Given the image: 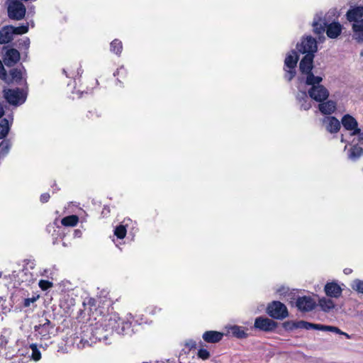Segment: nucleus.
<instances>
[{
    "mask_svg": "<svg viewBox=\"0 0 363 363\" xmlns=\"http://www.w3.org/2000/svg\"><path fill=\"white\" fill-rule=\"evenodd\" d=\"M319 110L323 114H330L333 113L336 108V103L333 101H328L319 104Z\"/></svg>",
    "mask_w": 363,
    "mask_h": 363,
    "instance_id": "24",
    "label": "nucleus"
},
{
    "mask_svg": "<svg viewBox=\"0 0 363 363\" xmlns=\"http://www.w3.org/2000/svg\"><path fill=\"white\" fill-rule=\"evenodd\" d=\"M38 298V296H36V297H32V298H26L24 300V303H23V306L25 307H28L30 306L31 303H34L37 298Z\"/></svg>",
    "mask_w": 363,
    "mask_h": 363,
    "instance_id": "42",
    "label": "nucleus"
},
{
    "mask_svg": "<svg viewBox=\"0 0 363 363\" xmlns=\"http://www.w3.org/2000/svg\"><path fill=\"white\" fill-rule=\"evenodd\" d=\"M111 51L116 55H120L122 52L123 45L121 41L118 39L113 40L111 43Z\"/></svg>",
    "mask_w": 363,
    "mask_h": 363,
    "instance_id": "29",
    "label": "nucleus"
},
{
    "mask_svg": "<svg viewBox=\"0 0 363 363\" xmlns=\"http://www.w3.org/2000/svg\"><path fill=\"white\" fill-rule=\"evenodd\" d=\"M11 143L9 140H4L0 143V156H6L11 148Z\"/></svg>",
    "mask_w": 363,
    "mask_h": 363,
    "instance_id": "30",
    "label": "nucleus"
},
{
    "mask_svg": "<svg viewBox=\"0 0 363 363\" xmlns=\"http://www.w3.org/2000/svg\"><path fill=\"white\" fill-rule=\"evenodd\" d=\"M341 123L343 127L347 130L354 132V130L358 128L357 120L350 114L345 115L342 118Z\"/></svg>",
    "mask_w": 363,
    "mask_h": 363,
    "instance_id": "22",
    "label": "nucleus"
},
{
    "mask_svg": "<svg viewBox=\"0 0 363 363\" xmlns=\"http://www.w3.org/2000/svg\"><path fill=\"white\" fill-rule=\"evenodd\" d=\"M121 68L120 69L117 70V73H118V74L119 73V72H120V70H121Z\"/></svg>",
    "mask_w": 363,
    "mask_h": 363,
    "instance_id": "50",
    "label": "nucleus"
},
{
    "mask_svg": "<svg viewBox=\"0 0 363 363\" xmlns=\"http://www.w3.org/2000/svg\"><path fill=\"white\" fill-rule=\"evenodd\" d=\"M30 348L32 350L31 359L35 362L39 361L41 359V353L38 348L37 345L31 344Z\"/></svg>",
    "mask_w": 363,
    "mask_h": 363,
    "instance_id": "32",
    "label": "nucleus"
},
{
    "mask_svg": "<svg viewBox=\"0 0 363 363\" xmlns=\"http://www.w3.org/2000/svg\"><path fill=\"white\" fill-rule=\"evenodd\" d=\"M267 312L273 318L282 320L288 317L289 313L286 306L280 301H274L269 303Z\"/></svg>",
    "mask_w": 363,
    "mask_h": 363,
    "instance_id": "7",
    "label": "nucleus"
},
{
    "mask_svg": "<svg viewBox=\"0 0 363 363\" xmlns=\"http://www.w3.org/2000/svg\"><path fill=\"white\" fill-rule=\"evenodd\" d=\"M13 34L21 35L26 33L28 31V23L26 25H23L18 27L13 26Z\"/></svg>",
    "mask_w": 363,
    "mask_h": 363,
    "instance_id": "36",
    "label": "nucleus"
},
{
    "mask_svg": "<svg viewBox=\"0 0 363 363\" xmlns=\"http://www.w3.org/2000/svg\"><path fill=\"white\" fill-rule=\"evenodd\" d=\"M323 331H330L333 333H335L340 335H343L346 336L347 338H350V335L345 332L341 331L338 328L330 325H323V328L321 329Z\"/></svg>",
    "mask_w": 363,
    "mask_h": 363,
    "instance_id": "31",
    "label": "nucleus"
},
{
    "mask_svg": "<svg viewBox=\"0 0 363 363\" xmlns=\"http://www.w3.org/2000/svg\"><path fill=\"white\" fill-rule=\"evenodd\" d=\"M0 79H1L4 81L7 80V74H6V72L1 60H0Z\"/></svg>",
    "mask_w": 363,
    "mask_h": 363,
    "instance_id": "40",
    "label": "nucleus"
},
{
    "mask_svg": "<svg viewBox=\"0 0 363 363\" xmlns=\"http://www.w3.org/2000/svg\"><path fill=\"white\" fill-rule=\"evenodd\" d=\"M8 1V16L13 20H21L26 14V7L23 3L18 0H7Z\"/></svg>",
    "mask_w": 363,
    "mask_h": 363,
    "instance_id": "6",
    "label": "nucleus"
},
{
    "mask_svg": "<svg viewBox=\"0 0 363 363\" xmlns=\"http://www.w3.org/2000/svg\"><path fill=\"white\" fill-rule=\"evenodd\" d=\"M38 285L42 290L45 291L51 288L53 286V284L48 280H40Z\"/></svg>",
    "mask_w": 363,
    "mask_h": 363,
    "instance_id": "37",
    "label": "nucleus"
},
{
    "mask_svg": "<svg viewBox=\"0 0 363 363\" xmlns=\"http://www.w3.org/2000/svg\"><path fill=\"white\" fill-rule=\"evenodd\" d=\"M313 32L318 35L323 34L326 28V34L330 38H337L342 32V26L338 22L329 23L326 18H322V13H317L313 21Z\"/></svg>",
    "mask_w": 363,
    "mask_h": 363,
    "instance_id": "1",
    "label": "nucleus"
},
{
    "mask_svg": "<svg viewBox=\"0 0 363 363\" xmlns=\"http://www.w3.org/2000/svg\"><path fill=\"white\" fill-rule=\"evenodd\" d=\"M277 326V323L272 319L265 317H258L255 321V328L263 331H272Z\"/></svg>",
    "mask_w": 363,
    "mask_h": 363,
    "instance_id": "12",
    "label": "nucleus"
},
{
    "mask_svg": "<svg viewBox=\"0 0 363 363\" xmlns=\"http://www.w3.org/2000/svg\"><path fill=\"white\" fill-rule=\"evenodd\" d=\"M13 122V117L10 116V120L8 118H3L0 121V139H4L11 128Z\"/></svg>",
    "mask_w": 363,
    "mask_h": 363,
    "instance_id": "23",
    "label": "nucleus"
},
{
    "mask_svg": "<svg viewBox=\"0 0 363 363\" xmlns=\"http://www.w3.org/2000/svg\"><path fill=\"white\" fill-rule=\"evenodd\" d=\"M13 29L12 26H4L0 30V44H6L13 40Z\"/></svg>",
    "mask_w": 363,
    "mask_h": 363,
    "instance_id": "19",
    "label": "nucleus"
},
{
    "mask_svg": "<svg viewBox=\"0 0 363 363\" xmlns=\"http://www.w3.org/2000/svg\"><path fill=\"white\" fill-rule=\"evenodd\" d=\"M324 289L327 296L333 298H338L341 296L342 294L341 287L337 284L334 282L328 283L325 286Z\"/></svg>",
    "mask_w": 363,
    "mask_h": 363,
    "instance_id": "21",
    "label": "nucleus"
},
{
    "mask_svg": "<svg viewBox=\"0 0 363 363\" xmlns=\"http://www.w3.org/2000/svg\"><path fill=\"white\" fill-rule=\"evenodd\" d=\"M3 50H5L3 62L6 66L12 67L19 61L20 53L16 49L4 47Z\"/></svg>",
    "mask_w": 363,
    "mask_h": 363,
    "instance_id": "11",
    "label": "nucleus"
},
{
    "mask_svg": "<svg viewBox=\"0 0 363 363\" xmlns=\"http://www.w3.org/2000/svg\"><path fill=\"white\" fill-rule=\"evenodd\" d=\"M229 333H230L233 336L240 339L247 337V334L243 328L238 325H233L230 327Z\"/></svg>",
    "mask_w": 363,
    "mask_h": 363,
    "instance_id": "26",
    "label": "nucleus"
},
{
    "mask_svg": "<svg viewBox=\"0 0 363 363\" xmlns=\"http://www.w3.org/2000/svg\"><path fill=\"white\" fill-rule=\"evenodd\" d=\"M308 93L306 91H298L296 94V100L301 109L307 111L311 107V101L308 98Z\"/></svg>",
    "mask_w": 363,
    "mask_h": 363,
    "instance_id": "18",
    "label": "nucleus"
},
{
    "mask_svg": "<svg viewBox=\"0 0 363 363\" xmlns=\"http://www.w3.org/2000/svg\"><path fill=\"white\" fill-rule=\"evenodd\" d=\"M223 337L222 333L214 330L206 331L202 335L203 340L208 343H217L222 340Z\"/></svg>",
    "mask_w": 363,
    "mask_h": 363,
    "instance_id": "20",
    "label": "nucleus"
},
{
    "mask_svg": "<svg viewBox=\"0 0 363 363\" xmlns=\"http://www.w3.org/2000/svg\"><path fill=\"white\" fill-rule=\"evenodd\" d=\"M314 55L310 53L306 55L299 63V69L303 75L299 78V81L305 84H311L313 82H322L323 78L320 76H315L312 72L313 68Z\"/></svg>",
    "mask_w": 363,
    "mask_h": 363,
    "instance_id": "2",
    "label": "nucleus"
},
{
    "mask_svg": "<svg viewBox=\"0 0 363 363\" xmlns=\"http://www.w3.org/2000/svg\"><path fill=\"white\" fill-rule=\"evenodd\" d=\"M296 304L301 311H311L316 305L315 301L311 297L306 296L298 298Z\"/></svg>",
    "mask_w": 363,
    "mask_h": 363,
    "instance_id": "14",
    "label": "nucleus"
},
{
    "mask_svg": "<svg viewBox=\"0 0 363 363\" xmlns=\"http://www.w3.org/2000/svg\"><path fill=\"white\" fill-rule=\"evenodd\" d=\"M126 228L124 225H120L117 226L114 230V235L119 239H123L126 235Z\"/></svg>",
    "mask_w": 363,
    "mask_h": 363,
    "instance_id": "34",
    "label": "nucleus"
},
{
    "mask_svg": "<svg viewBox=\"0 0 363 363\" xmlns=\"http://www.w3.org/2000/svg\"><path fill=\"white\" fill-rule=\"evenodd\" d=\"M347 19L350 23L363 20V6L350 9L346 13Z\"/></svg>",
    "mask_w": 363,
    "mask_h": 363,
    "instance_id": "15",
    "label": "nucleus"
},
{
    "mask_svg": "<svg viewBox=\"0 0 363 363\" xmlns=\"http://www.w3.org/2000/svg\"><path fill=\"white\" fill-rule=\"evenodd\" d=\"M363 155V148L358 145H353L350 151L348 157L351 160L355 161Z\"/></svg>",
    "mask_w": 363,
    "mask_h": 363,
    "instance_id": "25",
    "label": "nucleus"
},
{
    "mask_svg": "<svg viewBox=\"0 0 363 363\" xmlns=\"http://www.w3.org/2000/svg\"><path fill=\"white\" fill-rule=\"evenodd\" d=\"M321 82H313L311 84H306L311 86L308 90V96L313 100L318 102H323L329 96L328 90L323 85L320 84Z\"/></svg>",
    "mask_w": 363,
    "mask_h": 363,
    "instance_id": "4",
    "label": "nucleus"
},
{
    "mask_svg": "<svg viewBox=\"0 0 363 363\" xmlns=\"http://www.w3.org/2000/svg\"><path fill=\"white\" fill-rule=\"evenodd\" d=\"M319 305L321 309L325 312H329L335 308L334 302L329 298H323L319 301Z\"/></svg>",
    "mask_w": 363,
    "mask_h": 363,
    "instance_id": "27",
    "label": "nucleus"
},
{
    "mask_svg": "<svg viewBox=\"0 0 363 363\" xmlns=\"http://www.w3.org/2000/svg\"><path fill=\"white\" fill-rule=\"evenodd\" d=\"M2 273L0 272V278L1 277Z\"/></svg>",
    "mask_w": 363,
    "mask_h": 363,
    "instance_id": "51",
    "label": "nucleus"
},
{
    "mask_svg": "<svg viewBox=\"0 0 363 363\" xmlns=\"http://www.w3.org/2000/svg\"><path fill=\"white\" fill-rule=\"evenodd\" d=\"M78 221H79L78 216H77L75 215H72V216H66V217L63 218L61 220V223L64 226L74 227V226L77 225V224L78 223Z\"/></svg>",
    "mask_w": 363,
    "mask_h": 363,
    "instance_id": "28",
    "label": "nucleus"
},
{
    "mask_svg": "<svg viewBox=\"0 0 363 363\" xmlns=\"http://www.w3.org/2000/svg\"><path fill=\"white\" fill-rule=\"evenodd\" d=\"M197 355L199 358L202 359L203 360L208 359L210 357V353L206 349H200L198 351Z\"/></svg>",
    "mask_w": 363,
    "mask_h": 363,
    "instance_id": "39",
    "label": "nucleus"
},
{
    "mask_svg": "<svg viewBox=\"0 0 363 363\" xmlns=\"http://www.w3.org/2000/svg\"><path fill=\"white\" fill-rule=\"evenodd\" d=\"M128 323H124L117 315H112L105 323L106 330L111 333L116 332L118 334L123 333L125 327H129Z\"/></svg>",
    "mask_w": 363,
    "mask_h": 363,
    "instance_id": "8",
    "label": "nucleus"
},
{
    "mask_svg": "<svg viewBox=\"0 0 363 363\" xmlns=\"http://www.w3.org/2000/svg\"><path fill=\"white\" fill-rule=\"evenodd\" d=\"M30 39L28 37H24L23 38L18 40V48L21 50H25L26 52L29 49L30 47Z\"/></svg>",
    "mask_w": 363,
    "mask_h": 363,
    "instance_id": "33",
    "label": "nucleus"
},
{
    "mask_svg": "<svg viewBox=\"0 0 363 363\" xmlns=\"http://www.w3.org/2000/svg\"><path fill=\"white\" fill-rule=\"evenodd\" d=\"M4 108L2 104L0 102V118L4 115Z\"/></svg>",
    "mask_w": 363,
    "mask_h": 363,
    "instance_id": "46",
    "label": "nucleus"
},
{
    "mask_svg": "<svg viewBox=\"0 0 363 363\" xmlns=\"http://www.w3.org/2000/svg\"><path fill=\"white\" fill-rule=\"evenodd\" d=\"M298 60V55L294 50L291 51L285 58L284 67L285 72L284 78L289 82L291 81L296 74V67Z\"/></svg>",
    "mask_w": 363,
    "mask_h": 363,
    "instance_id": "5",
    "label": "nucleus"
},
{
    "mask_svg": "<svg viewBox=\"0 0 363 363\" xmlns=\"http://www.w3.org/2000/svg\"><path fill=\"white\" fill-rule=\"evenodd\" d=\"M352 288L359 293L363 294V281L356 279L351 285Z\"/></svg>",
    "mask_w": 363,
    "mask_h": 363,
    "instance_id": "35",
    "label": "nucleus"
},
{
    "mask_svg": "<svg viewBox=\"0 0 363 363\" xmlns=\"http://www.w3.org/2000/svg\"><path fill=\"white\" fill-rule=\"evenodd\" d=\"M322 328H323V325L311 323L306 321V325H304L303 329H306V330L314 329V330H321Z\"/></svg>",
    "mask_w": 363,
    "mask_h": 363,
    "instance_id": "38",
    "label": "nucleus"
},
{
    "mask_svg": "<svg viewBox=\"0 0 363 363\" xmlns=\"http://www.w3.org/2000/svg\"><path fill=\"white\" fill-rule=\"evenodd\" d=\"M186 345H187L188 346L191 347H195L196 343H195V342H194V341L191 340V341H189V342H188Z\"/></svg>",
    "mask_w": 363,
    "mask_h": 363,
    "instance_id": "48",
    "label": "nucleus"
},
{
    "mask_svg": "<svg viewBox=\"0 0 363 363\" xmlns=\"http://www.w3.org/2000/svg\"><path fill=\"white\" fill-rule=\"evenodd\" d=\"M352 38L357 43H363V19L352 24Z\"/></svg>",
    "mask_w": 363,
    "mask_h": 363,
    "instance_id": "17",
    "label": "nucleus"
},
{
    "mask_svg": "<svg viewBox=\"0 0 363 363\" xmlns=\"http://www.w3.org/2000/svg\"><path fill=\"white\" fill-rule=\"evenodd\" d=\"M352 270L351 269H350V268H345V269H344V273H345V274H351V273H352Z\"/></svg>",
    "mask_w": 363,
    "mask_h": 363,
    "instance_id": "47",
    "label": "nucleus"
},
{
    "mask_svg": "<svg viewBox=\"0 0 363 363\" xmlns=\"http://www.w3.org/2000/svg\"><path fill=\"white\" fill-rule=\"evenodd\" d=\"M304 325H306V321L304 320H299L295 322V329L296 328H304Z\"/></svg>",
    "mask_w": 363,
    "mask_h": 363,
    "instance_id": "44",
    "label": "nucleus"
},
{
    "mask_svg": "<svg viewBox=\"0 0 363 363\" xmlns=\"http://www.w3.org/2000/svg\"><path fill=\"white\" fill-rule=\"evenodd\" d=\"M34 329L41 339L48 340L50 337V335L53 329V325L48 319L45 318L40 321L38 325H35Z\"/></svg>",
    "mask_w": 363,
    "mask_h": 363,
    "instance_id": "10",
    "label": "nucleus"
},
{
    "mask_svg": "<svg viewBox=\"0 0 363 363\" xmlns=\"http://www.w3.org/2000/svg\"><path fill=\"white\" fill-rule=\"evenodd\" d=\"M352 135H357L359 142H363V133L359 128L355 129L354 132L351 133Z\"/></svg>",
    "mask_w": 363,
    "mask_h": 363,
    "instance_id": "43",
    "label": "nucleus"
},
{
    "mask_svg": "<svg viewBox=\"0 0 363 363\" xmlns=\"http://www.w3.org/2000/svg\"><path fill=\"white\" fill-rule=\"evenodd\" d=\"M284 290H285V289H284V288H283L282 289H279V290H277V292H279V293H281V294H282V293H283V292H282V291H284Z\"/></svg>",
    "mask_w": 363,
    "mask_h": 363,
    "instance_id": "49",
    "label": "nucleus"
},
{
    "mask_svg": "<svg viewBox=\"0 0 363 363\" xmlns=\"http://www.w3.org/2000/svg\"><path fill=\"white\" fill-rule=\"evenodd\" d=\"M296 48L300 52L306 55H314L318 50L316 40L311 36L303 38L301 43L297 44Z\"/></svg>",
    "mask_w": 363,
    "mask_h": 363,
    "instance_id": "9",
    "label": "nucleus"
},
{
    "mask_svg": "<svg viewBox=\"0 0 363 363\" xmlns=\"http://www.w3.org/2000/svg\"><path fill=\"white\" fill-rule=\"evenodd\" d=\"M26 74V69L24 67L21 66L19 67L13 68L9 71V75H7V80L5 81L6 83L16 82L17 84H21L23 79V76Z\"/></svg>",
    "mask_w": 363,
    "mask_h": 363,
    "instance_id": "13",
    "label": "nucleus"
},
{
    "mask_svg": "<svg viewBox=\"0 0 363 363\" xmlns=\"http://www.w3.org/2000/svg\"><path fill=\"white\" fill-rule=\"evenodd\" d=\"M323 124L330 133H337L340 128V121L333 116H327L323 119Z\"/></svg>",
    "mask_w": 363,
    "mask_h": 363,
    "instance_id": "16",
    "label": "nucleus"
},
{
    "mask_svg": "<svg viewBox=\"0 0 363 363\" xmlns=\"http://www.w3.org/2000/svg\"><path fill=\"white\" fill-rule=\"evenodd\" d=\"M49 199H50V194L48 193L43 194L40 196V201L43 203L47 202L49 200Z\"/></svg>",
    "mask_w": 363,
    "mask_h": 363,
    "instance_id": "45",
    "label": "nucleus"
},
{
    "mask_svg": "<svg viewBox=\"0 0 363 363\" xmlns=\"http://www.w3.org/2000/svg\"><path fill=\"white\" fill-rule=\"evenodd\" d=\"M3 96L8 104L17 107L25 103L27 99V92L19 88L4 89Z\"/></svg>",
    "mask_w": 363,
    "mask_h": 363,
    "instance_id": "3",
    "label": "nucleus"
},
{
    "mask_svg": "<svg viewBox=\"0 0 363 363\" xmlns=\"http://www.w3.org/2000/svg\"><path fill=\"white\" fill-rule=\"evenodd\" d=\"M295 321H286L284 323L283 326L286 330H292L295 329Z\"/></svg>",
    "mask_w": 363,
    "mask_h": 363,
    "instance_id": "41",
    "label": "nucleus"
}]
</instances>
